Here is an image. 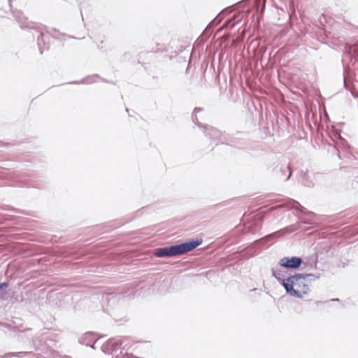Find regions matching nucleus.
Segmentation results:
<instances>
[{
	"instance_id": "f03ea898",
	"label": "nucleus",
	"mask_w": 358,
	"mask_h": 358,
	"mask_svg": "<svg viewBox=\"0 0 358 358\" xmlns=\"http://www.w3.org/2000/svg\"><path fill=\"white\" fill-rule=\"evenodd\" d=\"M310 278L318 279L319 276L311 273H296L287 277L285 287L286 293L292 296L303 298L304 295L309 292L310 289L306 282Z\"/></svg>"
},
{
	"instance_id": "7ed1b4c3",
	"label": "nucleus",
	"mask_w": 358,
	"mask_h": 358,
	"mask_svg": "<svg viewBox=\"0 0 358 358\" xmlns=\"http://www.w3.org/2000/svg\"><path fill=\"white\" fill-rule=\"evenodd\" d=\"M202 110L201 108H195L192 115V120L200 128L203 129V133L215 145L218 144H226L231 146H236L238 144L237 138L233 135L227 133H222L217 129L212 127L203 125L198 122L196 113Z\"/></svg>"
},
{
	"instance_id": "f3484780",
	"label": "nucleus",
	"mask_w": 358,
	"mask_h": 358,
	"mask_svg": "<svg viewBox=\"0 0 358 358\" xmlns=\"http://www.w3.org/2000/svg\"><path fill=\"white\" fill-rule=\"evenodd\" d=\"M23 335L22 336L27 337L29 339V337L31 336V329H28L22 332Z\"/></svg>"
},
{
	"instance_id": "0eeeda50",
	"label": "nucleus",
	"mask_w": 358,
	"mask_h": 358,
	"mask_svg": "<svg viewBox=\"0 0 358 358\" xmlns=\"http://www.w3.org/2000/svg\"><path fill=\"white\" fill-rule=\"evenodd\" d=\"M303 261L299 257H285L280 259L279 265L287 269L299 268Z\"/></svg>"
},
{
	"instance_id": "2eb2a0df",
	"label": "nucleus",
	"mask_w": 358,
	"mask_h": 358,
	"mask_svg": "<svg viewBox=\"0 0 358 358\" xmlns=\"http://www.w3.org/2000/svg\"><path fill=\"white\" fill-rule=\"evenodd\" d=\"M220 20H221V18H220V15H217L214 20H213L209 23L207 28L217 25L220 22Z\"/></svg>"
},
{
	"instance_id": "dca6fc26",
	"label": "nucleus",
	"mask_w": 358,
	"mask_h": 358,
	"mask_svg": "<svg viewBox=\"0 0 358 358\" xmlns=\"http://www.w3.org/2000/svg\"><path fill=\"white\" fill-rule=\"evenodd\" d=\"M97 48L99 50L103 52L105 51V43H104V41H101L98 44H97Z\"/></svg>"
},
{
	"instance_id": "ddd939ff",
	"label": "nucleus",
	"mask_w": 358,
	"mask_h": 358,
	"mask_svg": "<svg viewBox=\"0 0 358 358\" xmlns=\"http://www.w3.org/2000/svg\"><path fill=\"white\" fill-rule=\"evenodd\" d=\"M301 227V224L300 223H296L294 224H292V225H290L289 227H287L285 228H284L283 229L276 232L275 234H273L272 236H274L275 234H290V233H292L294 231H297L298 229H299Z\"/></svg>"
},
{
	"instance_id": "a211bd4d",
	"label": "nucleus",
	"mask_w": 358,
	"mask_h": 358,
	"mask_svg": "<svg viewBox=\"0 0 358 358\" xmlns=\"http://www.w3.org/2000/svg\"><path fill=\"white\" fill-rule=\"evenodd\" d=\"M7 286H8V283L7 282L0 283V289L3 288V287H6Z\"/></svg>"
},
{
	"instance_id": "20e7f679",
	"label": "nucleus",
	"mask_w": 358,
	"mask_h": 358,
	"mask_svg": "<svg viewBox=\"0 0 358 358\" xmlns=\"http://www.w3.org/2000/svg\"><path fill=\"white\" fill-rule=\"evenodd\" d=\"M129 345L128 338H115L103 344L101 350L105 354L111 355L113 358H131V353L128 352Z\"/></svg>"
},
{
	"instance_id": "9d476101",
	"label": "nucleus",
	"mask_w": 358,
	"mask_h": 358,
	"mask_svg": "<svg viewBox=\"0 0 358 358\" xmlns=\"http://www.w3.org/2000/svg\"><path fill=\"white\" fill-rule=\"evenodd\" d=\"M271 273L272 275L285 288L287 284V278H285V273L278 268H273Z\"/></svg>"
},
{
	"instance_id": "f8f14e48",
	"label": "nucleus",
	"mask_w": 358,
	"mask_h": 358,
	"mask_svg": "<svg viewBox=\"0 0 358 358\" xmlns=\"http://www.w3.org/2000/svg\"><path fill=\"white\" fill-rule=\"evenodd\" d=\"M99 78V76L96 74L87 76L85 78L80 80L72 81L69 83V84L73 85H79V84H92L97 82V79Z\"/></svg>"
},
{
	"instance_id": "aec40b11",
	"label": "nucleus",
	"mask_w": 358,
	"mask_h": 358,
	"mask_svg": "<svg viewBox=\"0 0 358 358\" xmlns=\"http://www.w3.org/2000/svg\"><path fill=\"white\" fill-rule=\"evenodd\" d=\"M303 224H309V222H306V221L303 222Z\"/></svg>"
},
{
	"instance_id": "1a4fd4ad",
	"label": "nucleus",
	"mask_w": 358,
	"mask_h": 358,
	"mask_svg": "<svg viewBox=\"0 0 358 358\" xmlns=\"http://www.w3.org/2000/svg\"><path fill=\"white\" fill-rule=\"evenodd\" d=\"M80 343L87 346H90L94 349L95 344L97 343V339L93 333L88 332L80 338Z\"/></svg>"
},
{
	"instance_id": "f257e3e1",
	"label": "nucleus",
	"mask_w": 358,
	"mask_h": 358,
	"mask_svg": "<svg viewBox=\"0 0 358 358\" xmlns=\"http://www.w3.org/2000/svg\"><path fill=\"white\" fill-rule=\"evenodd\" d=\"M8 6L13 13V17L22 29H30L34 31V37L37 38V44L41 54L48 48L49 35L52 37H58V31L55 29H48L45 26L36 24L28 20L21 10H12L11 0H8Z\"/></svg>"
},
{
	"instance_id": "6e6552de",
	"label": "nucleus",
	"mask_w": 358,
	"mask_h": 358,
	"mask_svg": "<svg viewBox=\"0 0 358 358\" xmlns=\"http://www.w3.org/2000/svg\"><path fill=\"white\" fill-rule=\"evenodd\" d=\"M282 207H287V208H289L291 209H296V210H299L300 212H301L302 213L307 215L314 214L313 212L306 210L298 201H296L294 199H288L285 204L278 206L276 207L272 208L271 209L275 210V209H278V208H280Z\"/></svg>"
},
{
	"instance_id": "39448f33",
	"label": "nucleus",
	"mask_w": 358,
	"mask_h": 358,
	"mask_svg": "<svg viewBox=\"0 0 358 358\" xmlns=\"http://www.w3.org/2000/svg\"><path fill=\"white\" fill-rule=\"evenodd\" d=\"M201 240H190L185 243L157 248L155 251V256L157 257H172L190 252L200 245Z\"/></svg>"
},
{
	"instance_id": "423d86ee",
	"label": "nucleus",
	"mask_w": 358,
	"mask_h": 358,
	"mask_svg": "<svg viewBox=\"0 0 358 358\" xmlns=\"http://www.w3.org/2000/svg\"><path fill=\"white\" fill-rule=\"evenodd\" d=\"M343 63L350 62L353 65L358 62V41L353 45H347L343 59Z\"/></svg>"
},
{
	"instance_id": "4468645a",
	"label": "nucleus",
	"mask_w": 358,
	"mask_h": 358,
	"mask_svg": "<svg viewBox=\"0 0 358 358\" xmlns=\"http://www.w3.org/2000/svg\"><path fill=\"white\" fill-rule=\"evenodd\" d=\"M310 176H309V174L306 173H303V178L301 179L302 183L305 186L308 187H313L314 185L313 181L312 180H310Z\"/></svg>"
},
{
	"instance_id": "6ab92c4d",
	"label": "nucleus",
	"mask_w": 358,
	"mask_h": 358,
	"mask_svg": "<svg viewBox=\"0 0 358 358\" xmlns=\"http://www.w3.org/2000/svg\"><path fill=\"white\" fill-rule=\"evenodd\" d=\"M338 300H339L338 299H331V301H338Z\"/></svg>"
},
{
	"instance_id": "9b49d317",
	"label": "nucleus",
	"mask_w": 358,
	"mask_h": 358,
	"mask_svg": "<svg viewBox=\"0 0 358 358\" xmlns=\"http://www.w3.org/2000/svg\"><path fill=\"white\" fill-rule=\"evenodd\" d=\"M292 173V172L289 166L282 165L279 170L278 177L281 180L287 181L290 178Z\"/></svg>"
},
{
	"instance_id": "412c9836",
	"label": "nucleus",
	"mask_w": 358,
	"mask_h": 358,
	"mask_svg": "<svg viewBox=\"0 0 358 358\" xmlns=\"http://www.w3.org/2000/svg\"><path fill=\"white\" fill-rule=\"evenodd\" d=\"M131 358H134V357L133 356V355L131 354V356L130 357Z\"/></svg>"
}]
</instances>
